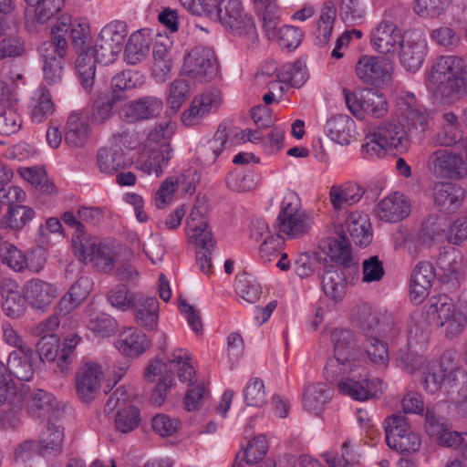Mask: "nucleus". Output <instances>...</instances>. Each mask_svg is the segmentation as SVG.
Masks as SVG:
<instances>
[{
    "instance_id": "f257e3e1",
    "label": "nucleus",
    "mask_w": 467,
    "mask_h": 467,
    "mask_svg": "<svg viewBox=\"0 0 467 467\" xmlns=\"http://www.w3.org/2000/svg\"><path fill=\"white\" fill-rule=\"evenodd\" d=\"M426 86L437 100L454 101L467 93V63L457 56L439 57L426 73Z\"/></svg>"
},
{
    "instance_id": "f03ea898",
    "label": "nucleus",
    "mask_w": 467,
    "mask_h": 467,
    "mask_svg": "<svg viewBox=\"0 0 467 467\" xmlns=\"http://www.w3.org/2000/svg\"><path fill=\"white\" fill-rule=\"evenodd\" d=\"M330 340L333 355L327 360L324 376L327 380L335 382L346 369L353 371L360 368L364 358L358 337L351 329L334 328L330 334Z\"/></svg>"
},
{
    "instance_id": "7ed1b4c3",
    "label": "nucleus",
    "mask_w": 467,
    "mask_h": 467,
    "mask_svg": "<svg viewBox=\"0 0 467 467\" xmlns=\"http://www.w3.org/2000/svg\"><path fill=\"white\" fill-rule=\"evenodd\" d=\"M421 384L428 393H435L441 389L449 394L460 383L467 381V372L460 365L455 353L445 352L440 359L428 361L421 368Z\"/></svg>"
},
{
    "instance_id": "20e7f679",
    "label": "nucleus",
    "mask_w": 467,
    "mask_h": 467,
    "mask_svg": "<svg viewBox=\"0 0 467 467\" xmlns=\"http://www.w3.org/2000/svg\"><path fill=\"white\" fill-rule=\"evenodd\" d=\"M409 146V137L403 127L392 122H384L368 129L361 150L367 158H380L391 150L405 151Z\"/></svg>"
},
{
    "instance_id": "39448f33",
    "label": "nucleus",
    "mask_w": 467,
    "mask_h": 467,
    "mask_svg": "<svg viewBox=\"0 0 467 467\" xmlns=\"http://www.w3.org/2000/svg\"><path fill=\"white\" fill-rule=\"evenodd\" d=\"M218 16L213 20H218L225 30L243 38L248 47H254L258 43V34L252 16L244 10L241 0H221Z\"/></svg>"
},
{
    "instance_id": "423d86ee",
    "label": "nucleus",
    "mask_w": 467,
    "mask_h": 467,
    "mask_svg": "<svg viewBox=\"0 0 467 467\" xmlns=\"http://www.w3.org/2000/svg\"><path fill=\"white\" fill-rule=\"evenodd\" d=\"M337 5L339 15L346 23H354L362 17L363 11L358 0H329L327 1L320 12L317 23L316 38L320 46L326 45L332 34L337 16Z\"/></svg>"
},
{
    "instance_id": "0eeeda50",
    "label": "nucleus",
    "mask_w": 467,
    "mask_h": 467,
    "mask_svg": "<svg viewBox=\"0 0 467 467\" xmlns=\"http://www.w3.org/2000/svg\"><path fill=\"white\" fill-rule=\"evenodd\" d=\"M336 381L341 394L359 401L377 396L383 385L380 379L368 377L364 363H360L358 369H346Z\"/></svg>"
},
{
    "instance_id": "6e6552de",
    "label": "nucleus",
    "mask_w": 467,
    "mask_h": 467,
    "mask_svg": "<svg viewBox=\"0 0 467 467\" xmlns=\"http://www.w3.org/2000/svg\"><path fill=\"white\" fill-rule=\"evenodd\" d=\"M182 71L195 83L212 81L219 71L214 51L207 47H195L185 56Z\"/></svg>"
},
{
    "instance_id": "1a4fd4ad",
    "label": "nucleus",
    "mask_w": 467,
    "mask_h": 467,
    "mask_svg": "<svg viewBox=\"0 0 467 467\" xmlns=\"http://www.w3.org/2000/svg\"><path fill=\"white\" fill-rule=\"evenodd\" d=\"M127 35L128 29L124 22L114 21L106 25L100 30L95 45L92 46L98 63L102 65L113 63L123 48Z\"/></svg>"
},
{
    "instance_id": "9d476101",
    "label": "nucleus",
    "mask_w": 467,
    "mask_h": 467,
    "mask_svg": "<svg viewBox=\"0 0 467 467\" xmlns=\"http://www.w3.org/2000/svg\"><path fill=\"white\" fill-rule=\"evenodd\" d=\"M343 93L348 109L358 119L383 118L388 112L387 99L378 90L369 88L356 93L344 88Z\"/></svg>"
},
{
    "instance_id": "9b49d317",
    "label": "nucleus",
    "mask_w": 467,
    "mask_h": 467,
    "mask_svg": "<svg viewBox=\"0 0 467 467\" xmlns=\"http://www.w3.org/2000/svg\"><path fill=\"white\" fill-rule=\"evenodd\" d=\"M397 107L402 127L404 130L407 129V132L419 134L428 129L430 114L413 93L406 90L400 91L397 99Z\"/></svg>"
},
{
    "instance_id": "f8f14e48",
    "label": "nucleus",
    "mask_w": 467,
    "mask_h": 467,
    "mask_svg": "<svg viewBox=\"0 0 467 467\" xmlns=\"http://www.w3.org/2000/svg\"><path fill=\"white\" fill-rule=\"evenodd\" d=\"M67 49V42L63 36H55L48 42L39 47L43 60L44 79L48 85H55L61 81L63 76V57Z\"/></svg>"
},
{
    "instance_id": "ddd939ff",
    "label": "nucleus",
    "mask_w": 467,
    "mask_h": 467,
    "mask_svg": "<svg viewBox=\"0 0 467 467\" xmlns=\"http://www.w3.org/2000/svg\"><path fill=\"white\" fill-rule=\"evenodd\" d=\"M355 72L364 84L381 87L391 81L394 66L385 57L362 56L356 64Z\"/></svg>"
},
{
    "instance_id": "4468645a",
    "label": "nucleus",
    "mask_w": 467,
    "mask_h": 467,
    "mask_svg": "<svg viewBox=\"0 0 467 467\" xmlns=\"http://www.w3.org/2000/svg\"><path fill=\"white\" fill-rule=\"evenodd\" d=\"M394 12L393 9L385 11L382 20L371 31V45L379 54L392 55L396 53L403 40L400 30L391 20Z\"/></svg>"
},
{
    "instance_id": "2eb2a0df",
    "label": "nucleus",
    "mask_w": 467,
    "mask_h": 467,
    "mask_svg": "<svg viewBox=\"0 0 467 467\" xmlns=\"http://www.w3.org/2000/svg\"><path fill=\"white\" fill-rule=\"evenodd\" d=\"M351 323L365 334L377 331L385 337H394L400 332L399 326L390 317L387 318L386 324H381L379 314L368 304L358 305L353 309Z\"/></svg>"
},
{
    "instance_id": "dca6fc26",
    "label": "nucleus",
    "mask_w": 467,
    "mask_h": 467,
    "mask_svg": "<svg viewBox=\"0 0 467 467\" xmlns=\"http://www.w3.org/2000/svg\"><path fill=\"white\" fill-rule=\"evenodd\" d=\"M429 169L437 177L460 180L467 173L462 156L451 150H435L429 158Z\"/></svg>"
},
{
    "instance_id": "f3484780",
    "label": "nucleus",
    "mask_w": 467,
    "mask_h": 467,
    "mask_svg": "<svg viewBox=\"0 0 467 467\" xmlns=\"http://www.w3.org/2000/svg\"><path fill=\"white\" fill-rule=\"evenodd\" d=\"M168 368L170 369L177 368L178 378L181 381L192 383L195 370L190 362L188 352L182 348L174 350L167 363L159 359L152 360L145 369L144 378L150 382L154 381L155 378L161 375Z\"/></svg>"
},
{
    "instance_id": "a211bd4d",
    "label": "nucleus",
    "mask_w": 467,
    "mask_h": 467,
    "mask_svg": "<svg viewBox=\"0 0 467 467\" xmlns=\"http://www.w3.org/2000/svg\"><path fill=\"white\" fill-rule=\"evenodd\" d=\"M103 371L94 361H84L75 376V388L78 397L84 402L93 400L99 393Z\"/></svg>"
},
{
    "instance_id": "6ab92c4d",
    "label": "nucleus",
    "mask_w": 467,
    "mask_h": 467,
    "mask_svg": "<svg viewBox=\"0 0 467 467\" xmlns=\"http://www.w3.org/2000/svg\"><path fill=\"white\" fill-rule=\"evenodd\" d=\"M69 31L70 42L76 51L91 48L90 25L87 19L78 18L71 22L68 16H61L51 29L52 39Z\"/></svg>"
},
{
    "instance_id": "aec40b11",
    "label": "nucleus",
    "mask_w": 467,
    "mask_h": 467,
    "mask_svg": "<svg viewBox=\"0 0 467 467\" xmlns=\"http://www.w3.org/2000/svg\"><path fill=\"white\" fill-rule=\"evenodd\" d=\"M428 44L422 32L410 33L399 47L401 66L408 71L415 72L420 68L427 54Z\"/></svg>"
},
{
    "instance_id": "412c9836",
    "label": "nucleus",
    "mask_w": 467,
    "mask_h": 467,
    "mask_svg": "<svg viewBox=\"0 0 467 467\" xmlns=\"http://www.w3.org/2000/svg\"><path fill=\"white\" fill-rule=\"evenodd\" d=\"M206 212L205 203L197 201L186 220L185 232L191 243L202 248H212L213 241L208 227Z\"/></svg>"
},
{
    "instance_id": "4be33fe9",
    "label": "nucleus",
    "mask_w": 467,
    "mask_h": 467,
    "mask_svg": "<svg viewBox=\"0 0 467 467\" xmlns=\"http://www.w3.org/2000/svg\"><path fill=\"white\" fill-rule=\"evenodd\" d=\"M23 293L27 303L33 308L46 311L57 297L58 289L49 282L33 278L26 283Z\"/></svg>"
},
{
    "instance_id": "5701e85b",
    "label": "nucleus",
    "mask_w": 467,
    "mask_h": 467,
    "mask_svg": "<svg viewBox=\"0 0 467 467\" xmlns=\"http://www.w3.org/2000/svg\"><path fill=\"white\" fill-rule=\"evenodd\" d=\"M431 197L440 212L450 213L460 208L465 197V191L455 183L436 182L432 188Z\"/></svg>"
},
{
    "instance_id": "b1692460",
    "label": "nucleus",
    "mask_w": 467,
    "mask_h": 467,
    "mask_svg": "<svg viewBox=\"0 0 467 467\" xmlns=\"http://www.w3.org/2000/svg\"><path fill=\"white\" fill-rule=\"evenodd\" d=\"M341 232L342 234L348 235L350 241L356 245L361 247L368 246L372 241L369 217L368 214L358 211H354L348 214Z\"/></svg>"
},
{
    "instance_id": "393cba45",
    "label": "nucleus",
    "mask_w": 467,
    "mask_h": 467,
    "mask_svg": "<svg viewBox=\"0 0 467 467\" xmlns=\"http://www.w3.org/2000/svg\"><path fill=\"white\" fill-rule=\"evenodd\" d=\"M434 278V268L431 263L420 262L415 265L410 283V296L415 305L421 304L429 296Z\"/></svg>"
},
{
    "instance_id": "a878e982",
    "label": "nucleus",
    "mask_w": 467,
    "mask_h": 467,
    "mask_svg": "<svg viewBox=\"0 0 467 467\" xmlns=\"http://www.w3.org/2000/svg\"><path fill=\"white\" fill-rule=\"evenodd\" d=\"M411 205L400 192H393L383 198L376 208L378 217L388 223H396L410 215Z\"/></svg>"
},
{
    "instance_id": "bb28decb",
    "label": "nucleus",
    "mask_w": 467,
    "mask_h": 467,
    "mask_svg": "<svg viewBox=\"0 0 467 467\" xmlns=\"http://www.w3.org/2000/svg\"><path fill=\"white\" fill-rule=\"evenodd\" d=\"M172 157L171 148L162 146L161 150L157 148H141L140 156L136 161V168L147 175L154 174L160 177Z\"/></svg>"
},
{
    "instance_id": "cd10ccee",
    "label": "nucleus",
    "mask_w": 467,
    "mask_h": 467,
    "mask_svg": "<svg viewBox=\"0 0 467 467\" xmlns=\"http://www.w3.org/2000/svg\"><path fill=\"white\" fill-rule=\"evenodd\" d=\"M172 42L167 36H159L153 44L152 77L158 82L166 80L172 68Z\"/></svg>"
},
{
    "instance_id": "c85d7f7f",
    "label": "nucleus",
    "mask_w": 467,
    "mask_h": 467,
    "mask_svg": "<svg viewBox=\"0 0 467 467\" xmlns=\"http://www.w3.org/2000/svg\"><path fill=\"white\" fill-rule=\"evenodd\" d=\"M162 101L156 97H143L126 104L119 112L129 122L154 118L162 110Z\"/></svg>"
},
{
    "instance_id": "c756f323",
    "label": "nucleus",
    "mask_w": 467,
    "mask_h": 467,
    "mask_svg": "<svg viewBox=\"0 0 467 467\" xmlns=\"http://www.w3.org/2000/svg\"><path fill=\"white\" fill-rule=\"evenodd\" d=\"M364 194V189L358 183L347 182L334 184L328 192L329 202L337 212L347 209L358 202Z\"/></svg>"
},
{
    "instance_id": "7c9ffc66",
    "label": "nucleus",
    "mask_w": 467,
    "mask_h": 467,
    "mask_svg": "<svg viewBox=\"0 0 467 467\" xmlns=\"http://www.w3.org/2000/svg\"><path fill=\"white\" fill-rule=\"evenodd\" d=\"M97 162L99 171L105 174H114L130 166L131 161L126 157L119 145L103 147L99 150Z\"/></svg>"
},
{
    "instance_id": "2f4dec72",
    "label": "nucleus",
    "mask_w": 467,
    "mask_h": 467,
    "mask_svg": "<svg viewBox=\"0 0 467 467\" xmlns=\"http://www.w3.org/2000/svg\"><path fill=\"white\" fill-rule=\"evenodd\" d=\"M462 139L458 117L451 111L444 112L439 119V129L433 135L435 145L451 147Z\"/></svg>"
},
{
    "instance_id": "473e14b6",
    "label": "nucleus",
    "mask_w": 467,
    "mask_h": 467,
    "mask_svg": "<svg viewBox=\"0 0 467 467\" xmlns=\"http://www.w3.org/2000/svg\"><path fill=\"white\" fill-rule=\"evenodd\" d=\"M325 132L333 141L340 145H348L355 138L356 124L348 115H336L327 120Z\"/></svg>"
},
{
    "instance_id": "72a5a7b5",
    "label": "nucleus",
    "mask_w": 467,
    "mask_h": 467,
    "mask_svg": "<svg viewBox=\"0 0 467 467\" xmlns=\"http://www.w3.org/2000/svg\"><path fill=\"white\" fill-rule=\"evenodd\" d=\"M322 290L330 300L338 303L347 294L348 282L343 270L333 265L326 267L322 275Z\"/></svg>"
},
{
    "instance_id": "f704fd0d",
    "label": "nucleus",
    "mask_w": 467,
    "mask_h": 467,
    "mask_svg": "<svg viewBox=\"0 0 467 467\" xmlns=\"http://www.w3.org/2000/svg\"><path fill=\"white\" fill-rule=\"evenodd\" d=\"M33 357L34 351L31 348L13 350L8 356L6 368L17 379L29 381L35 374Z\"/></svg>"
},
{
    "instance_id": "c9c22d12",
    "label": "nucleus",
    "mask_w": 467,
    "mask_h": 467,
    "mask_svg": "<svg viewBox=\"0 0 467 467\" xmlns=\"http://www.w3.org/2000/svg\"><path fill=\"white\" fill-rule=\"evenodd\" d=\"M150 347V341L145 334L135 327L122 330L116 341V348L124 355L137 357L145 352Z\"/></svg>"
},
{
    "instance_id": "e433bc0d",
    "label": "nucleus",
    "mask_w": 467,
    "mask_h": 467,
    "mask_svg": "<svg viewBox=\"0 0 467 467\" xmlns=\"http://www.w3.org/2000/svg\"><path fill=\"white\" fill-rule=\"evenodd\" d=\"M455 307L452 299L445 295L431 296L423 308V315L429 324L442 327V321L446 320Z\"/></svg>"
},
{
    "instance_id": "4c0bfd02",
    "label": "nucleus",
    "mask_w": 467,
    "mask_h": 467,
    "mask_svg": "<svg viewBox=\"0 0 467 467\" xmlns=\"http://www.w3.org/2000/svg\"><path fill=\"white\" fill-rule=\"evenodd\" d=\"M443 220L437 213L426 214L417 231V238L420 244L431 247L439 244L444 233Z\"/></svg>"
},
{
    "instance_id": "58836bf2",
    "label": "nucleus",
    "mask_w": 467,
    "mask_h": 467,
    "mask_svg": "<svg viewBox=\"0 0 467 467\" xmlns=\"http://www.w3.org/2000/svg\"><path fill=\"white\" fill-rule=\"evenodd\" d=\"M227 142L225 127L219 126L212 139L202 142L198 148V159L203 166L213 165L223 154Z\"/></svg>"
},
{
    "instance_id": "ea45409f",
    "label": "nucleus",
    "mask_w": 467,
    "mask_h": 467,
    "mask_svg": "<svg viewBox=\"0 0 467 467\" xmlns=\"http://www.w3.org/2000/svg\"><path fill=\"white\" fill-rule=\"evenodd\" d=\"M89 125L88 117L82 113L72 112L65 128V141L70 147H81L88 140Z\"/></svg>"
},
{
    "instance_id": "a19ab883",
    "label": "nucleus",
    "mask_w": 467,
    "mask_h": 467,
    "mask_svg": "<svg viewBox=\"0 0 467 467\" xmlns=\"http://www.w3.org/2000/svg\"><path fill=\"white\" fill-rule=\"evenodd\" d=\"M332 391L327 384L318 382L308 384L303 391L304 409L317 415L331 400Z\"/></svg>"
},
{
    "instance_id": "79ce46f5",
    "label": "nucleus",
    "mask_w": 467,
    "mask_h": 467,
    "mask_svg": "<svg viewBox=\"0 0 467 467\" xmlns=\"http://www.w3.org/2000/svg\"><path fill=\"white\" fill-rule=\"evenodd\" d=\"M78 57L75 67L78 71L81 86L87 92H90L94 86L96 63L98 58L93 48L76 51Z\"/></svg>"
},
{
    "instance_id": "37998d69",
    "label": "nucleus",
    "mask_w": 467,
    "mask_h": 467,
    "mask_svg": "<svg viewBox=\"0 0 467 467\" xmlns=\"http://www.w3.org/2000/svg\"><path fill=\"white\" fill-rule=\"evenodd\" d=\"M132 308L135 309V317L140 326L147 329H153L157 327L159 302L156 297L139 294L136 304Z\"/></svg>"
},
{
    "instance_id": "c03bdc74",
    "label": "nucleus",
    "mask_w": 467,
    "mask_h": 467,
    "mask_svg": "<svg viewBox=\"0 0 467 467\" xmlns=\"http://www.w3.org/2000/svg\"><path fill=\"white\" fill-rule=\"evenodd\" d=\"M319 249L331 261L346 264L349 261V240L346 234L328 236L319 242Z\"/></svg>"
},
{
    "instance_id": "a18cd8bd",
    "label": "nucleus",
    "mask_w": 467,
    "mask_h": 467,
    "mask_svg": "<svg viewBox=\"0 0 467 467\" xmlns=\"http://www.w3.org/2000/svg\"><path fill=\"white\" fill-rule=\"evenodd\" d=\"M263 22V28L268 39L277 36V27L280 23V7L274 0L253 2Z\"/></svg>"
},
{
    "instance_id": "49530a36",
    "label": "nucleus",
    "mask_w": 467,
    "mask_h": 467,
    "mask_svg": "<svg viewBox=\"0 0 467 467\" xmlns=\"http://www.w3.org/2000/svg\"><path fill=\"white\" fill-rule=\"evenodd\" d=\"M93 287V281L88 276H80L69 288L68 292L60 299L58 308L69 312L78 306L89 295Z\"/></svg>"
},
{
    "instance_id": "de8ad7c7",
    "label": "nucleus",
    "mask_w": 467,
    "mask_h": 467,
    "mask_svg": "<svg viewBox=\"0 0 467 467\" xmlns=\"http://www.w3.org/2000/svg\"><path fill=\"white\" fill-rule=\"evenodd\" d=\"M149 51L150 38L148 35L142 30L135 31L127 41L124 57L127 63L136 65L148 56Z\"/></svg>"
},
{
    "instance_id": "09e8293b",
    "label": "nucleus",
    "mask_w": 467,
    "mask_h": 467,
    "mask_svg": "<svg viewBox=\"0 0 467 467\" xmlns=\"http://www.w3.org/2000/svg\"><path fill=\"white\" fill-rule=\"evenodd\" d=\"M54 111L49 91L43 87L38 88L32 96L29 114L33 122L41 123Z\"/></svg>"
},
{
    "instance_id": "8fccbe9b",
    "label": "nucleus",
    "mask_w": 467,
    "mask_h": 467,
    "mask_svg": "<svg viewBox=\"0 0 467 467\" xmlns=\"http://www.w3.org/2000/svg\"><path fill=\"white\" fill-rule=\"evenodd\" d=\"M36 350L41 360L56 363L62 372L67 370L66 363L60 360L61 347L59 337L55 334L42 336L36 344Z\"/></svg>"
},
{
    "instance_id": "3c124183",
    "label": "nucleus",
    "mask_w": 467,
    "mask_h": 467,
    "mask_svg": "<svg viewBox=\"0 0 467 467\" xmlns=\"http://www.w3.org/2000/svg\"><path fill=\"white\" fill-rule=\"evenodd\" d=\"M393 362L401 370L409 374H414L423 367L425 358L422 355L413 350L410 342H409L395 352Z\"/></svg>"
},
{
    "instance_id": "603ef678",
    "label": "nucleus",
    "mask_w": 467,
    "mask_h": 467,
    "mask_svg": "<svg viewBox=\"0 0 467 467\" xmlns=\"http://www.w3.org/2000/svg\"><path fill=\"white\" fill-rule=\"evenodd\" d=\"M71 243L74 254L83 262H91L101 244L99 238L87 234L86 230L83 233L74 234Z\"/></svg>"
},
{
    "instance_id": "864d4df0",
    "label": "nucleus",
    "mask_w": 467,
    "mask_h": 467,
    "mask_svg": "<svg viewBox=\"0 0 467 467\" xmlns=\"http://www.w3.org/2000/svg\"><path fill=\"white\" fill-rule=\"evenodd\" d=\"M175 128V123L171 120L159 122L148 133L142 148H157L158 150H161L164 145L171 148L169 140L173 135Z\"/></svg>"
},
{
    "instance_id": "5fc2aeb1",
    "label": "nucleus",
    "mask_w": 467,
    "mask_h": 467,
    "mask_svg": "<svg viewBox=\"0 0 467 467\" xmlns=\"http://www.w3.org/2000/svg\"><path fill=\"white\" fill-rule=\"evenodd\" d=\"M35 217V211L25 205L9 206L0 220V228L18 231Z\"/></svg>"
},
{
    "instance_id": "6e6d98bb",
    "label": "nucleus",
    "mask_w": 467,
    "mask_h": 467,
    "mask_svg": "<svg viewBox=\"0 0 467 467\" xmlns=\"http://www.w3.org/2000/svg\"><path fill=\"white\" fill-rule=\"evenodd\" d=\"M279 231L290 238H297L306 234L311 227V221L305 213L277 218Z\"/></svg>"
},
{
    "instance_id": "4d7b16f0",
    "label": "nucleus",
    "mask_w": 467,
    "mask_h": 467,
    "mask_svg": "<svg viewBox=\"0 0 467 467\" xmlns=\"http://www.w3.org/2000/svg\"><path fill=\"white\" fill-rule=\"evenodd\" d=\"M0 256L2 262L15 271H22L25 267H29L35 272H39L42 265L34 266L27 265L26 258L14 244L7 242L0 243Z\"/></svg>"
},
{
    "instance_id": "13d9d810",
    "label": "nucleus",
    "mask_w": 467,
    "mask_h": 467,
    "mask_svg": "<svg viewBox=\"0 0 467 467\" xmlns=\"http://www.w3.org/2000/svg\"><path fill=\"white\" fill-rule=\"evenodd\" d=\"M452 0H414L413 11L421 18H438L444 15Z\"/></svg>"
},
{
    "instance_id": "bf43d9fd",
    "label": "nucleus",
    "mask_w": 467,
    "mask_h": 467,
    "mask_svg": "<svg viewBox=\"0 0 467 467\" xmlns=\"http://www.w3.org/2000/svg\"><path fill=\"white\" fill-rule=\"evenodd\" d=\"M139 294L132 293L125 285H118L108 294L109 304L121 311L132 308L136 304Z\"/></svg>"
},
{
    "instance_id": "052dcab7",
    "label": "nucleus",
    "mask_w": 467,
    "mask_h": 467,
    "mask_svg": "<svg viewBox=\"0 0 467 467\" xmlns=\"http://www.w3.org/2000/svg\"><path fill=\"white\" fill-rule=\"evenodd\" d=\"M140 420L139 410L129 404L128 406L118 409L115 416V427L119 431L128 433L138 427Z\"/></svg>"
},
{
    "instance_id": "680f3d73",
    "label": "nucleus",
    "mask_w": 467,
    "mask_h": 467,
    "mask_svg": "<svg viewBox=\"0 0 467 467\" xmlns=\"http://www.w3.org/2000/svg\"><path fill=\"white\" fill-rule=\"evenodd\" d=\"M277 78L281 83L299 88L306 79L305 67L299 61L294 64H285L278 69Z\"/></svg>"
},
{
    "instance_id": "e2e57ef3",
    "label": "nucleus",
    "mask_w": 467,
    "mask_h": 467,
    "mask_svg": "<svg viewBox=\"0 0 467 467\" xmlns=\"http://www.w3.org/2000/svg\"><path fill=\"white\" fill-rule=\"evenodd\" d=\"M364 349L370 362L378 366H388L389 348L384 341L374 337H368Z\"/></svg>"
},
{
    "instance_id": "0e129e2a",
    "label": "nucleus",
    "mask_w": 467,
    "mask_h": 467,
    "mask_svg": "<svg viewBox=\"0 0 467 467\" xmlns=\"http://www.w3.org/2000/svg\"><path fill=\"white\" fill-rule=\"evenodd\" d=\"M39 439L45 452L59 453L62 451L64 431L60 426L48 423L47 431L41 434Z\"/></svg>"
},
{
    "instance_id": "69168bd1",
    "label": "nucleus",
    "mask_w": 467,
    "mask_h": 467,
    "mask_svg": "<svg viewBox=\"0 0 467 467\" xmlns=\"http://www.w3.org/2000/svg\"><path fill=\"white\" fill-rule=\"evenodd\" d=\"M117 327V321L106 313L92 315L88 323V329L101 338L109 337L114 334Z\"/></svg>"
},
{
    "instance_id": "338daca9",
    "label": "nucleus",
    "mask_w": 467,
    "mask_h": 467,
    "mask_svg": "<svg viewBox=\"0 0 467 467\" xmlns=\"http://www.w3.org/2000/svg\"><path fill=\"white\" fill-rule=\"evenodd\" d=\"M22 126V119L16 109V105L0 108V134L10 136L17 132Z\"/></svg>"
},
{
    "instance_id": "774afa93",
    "label": "nucleus",
    "mask_w": 467,
    "mask_h": 467,
    "mask_svg": "<svg viewBox=\"0 0 467 467\" xmlns=\"http://www.w3.org/2000/svg\"><path fill=\"white\" fill-rule=\"evenodd\" d=\"M191 91L190 84L185 79H175L169 88L167 104L173 111H178Z\"/></svg>"
}]
</instances>
